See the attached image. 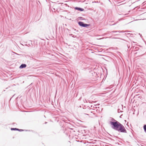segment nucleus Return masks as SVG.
Listing matches in <instances>:
<instances>
[{
  "label": "nucleus",
  "instance_id": "nucleus-1",
  "mask_svg": "<svg viewBox=\"0 0 146 146\" xmlns=\"http://www.w3.org/2000/svg\"><path fill=\"white\" fill-rule=\"evenodd\" d=\"M114 126L112 128L119 132L127 133V131L123 125L119 122L114 124Z\"/></svg>",
  "mask_w": 146,
  "mask_h": 146
},
{
  "label": "nucleus",
  "instance_id": "nucleus-2",
  "mask_svg": "<svg viewBox=\"0 0 146 146\" xmlns=\"http://www.w3.org/2000/svg\"><path fill=\"white\" fill-rule=\"evenodd\" d=\"M114 126L112 128L119 132L127 133V131L123 125L119 122L114 124Z\"/></svg>",
  "mask_w": 146,
  "mask_h": 146
},
{
  "label": "nucleus",
  "instance_id": "nucleus-3",
  "mask_svg": "<svg viewBox=\"0 0 146 146\" xmlns=\"http://www.w3.org/2000/svg\"><path fill=\"white\" fill-rule=\"evenodd\" d=\"M114 126L112 128L119 132L127 133V131L123 125L119 122L114 124Z\"/></svg>",
  "mask_w": 146,
  "mask_h": 146
},
{
  "label": "nucleus",
  "instance_id": "nucleus-4",
  "mask_svg": "<svg viewBox=\"0 0 146 146\" xmlns=\"http://www.w3.org/2000/svg\"><path fill=\"white\" fill-rule=\"evenodd\" d=\"M110 121L109 122V124L111 125V127L112 128L114 126V123H118L119 122L116 120L115 119H114L113 118L110 117Z\"/></svg>",
  "mask_w": 146,
  "mask_h": 146
},
{
  "label": "nucleus",
  "instance_id": "nucleus-5",
  "mask_svg": "<svg viewBox=\"0 0 146 146\" xmlns=\"http://www.w3.org/2000/svg\"><path fill=\"white\" fill-rule=\"evenodd\" d=\"M78 24L79 25L83 27H89L90 25L89 24H84L83 22L81 21L79 22Z\"/></svg>",
  "mask_w": 146,
  "mask_h": 146
},
{
  "label": "nucleus",
  "instance_id": "nucleus-6",
  "mask_svg": "<svg viewBox=\"0 0 146 146\" xmlns=\"http://www.w3.org/2000/svg\"><path fill=\"white\" fill-rule=\"evenodd\" d=\"M75 9L76 10H79L80 11H83L84 9H83L78 7H76Z\"/></svg>",
  "mask_w": 146,
  "mask_h": 146
},
{
  "label": "nucleus",
  "instance_id": "nucleus-7",
  "mask_svg": "<svg viewBox=\"0 0 146 146\" xmlns=\"http://www.w3.org/2000/svg\"><path fill=\"white\" fill-rule=\"evenodd\" d=\"M26 66L27 65L26 64H22L20 66L19 68H22L26 67Z\"/></svg>",
  "mask_w": 146,
  "mask_h": 146
},
{
  "label": "nucleus",
  "instance_id": "nucleus-8",
  "mask_svg": "<svg viewBox=\"0 0 146 146\" xmlns=\"http://www.w3.org/2000/svg\"><path fill=\"white\" fill-rule=\"evenodd\" d=\"M11 130H19V129L17 128H11Z\"/></svg>",
  "mask_w": 146,
  "mask_h": 146
},
{
  "label": "nucleus",
  "instance_id": "nucleus-9",
  "mask_svg": "<svg viewBox=\"0 0 146 146\" xmlns=\"http://www.w3.org/2000/svg\"><path fill=\"white\" fill-rule=\"evenodd\" d=\"M143 128L145 131L146 133V125H145L143 126Z\"/></svg>",
  "mask_w": 146,
  "mask_h": 146
},
{
  "label": "nucleus",
  "instance_id": "nucleus-10",
  "mask_svg": "<svg viewBox=\"0 0 146 146\" xmlns=\"http://www.w3.org/2000/svg\"><path fill=\"white\" fill-rule=\"evenodd\" d=\"M17 130L19 131H23V129H19V130Z\"/></svg>",
  "mask_w": 146,
  "mask_h": 146
},
{
  "label": "nucleus",
  "instance_id": "nucleus-11",
  "mask_svg": "<svg viewBox=\"0 0 146 146\" xmlns=\"http://www.w3.org/2000/svg\"><path fill=\"white\" fill-rule=\"evenodd\" d=\"M96 105H94V106H93V108H96L97 107L96 106Z\"/></svg>",
  "mask_w": 146,
  "mask_h": 146
},
{
  "label": "nucleus",
  "instance_id": "nucleus-12",
  "mask_svg": "<svg viewBox=\"0 0 146 146\" xmlns=\"http://www.w3.org/2000/svg\"><path fill=\"white\" fill-rule=\"evenodd\" d=\"M118 32H119V33H121V32H123L122 31H118Z\"/></svg>",
  "mask_w": 146,
  "mask_h": 146
},
{
  "label": "nucleus",
  "instance_id": "nucleus-13",
  "mask_svg": "<svg viewBox=\"0 0 146 146\" xmlns=\"http://www.w3.org/2000/svg\"><path fill=\"white\" fill-rule=\"evenodd\" d=\"M117 32V31H112V32Z\"/></svg>",
  "mask_w": 146,
  "mask_h": 146
},
{
  "label": "nucleus",
  "instance_id": "nucleus-14",
  "mask_svg": "<svg viewBox=\"0 0 146 146\" xmlns=\"http://www.w3.org/2000/svg\"><path fill=\"white\" fill-rule=\"evenodd\" d=\"M95 2V3H98V1H97V2Z\"/></svg>",
  "mask_w": 146,
  "mask_h": 146
}]
</instances>
